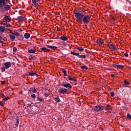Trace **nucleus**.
Masks as SVG:
<instances>
[{
    "mask_svg": "<svg viewBox=\"0 0 131 131\" xmlns=\"http://www.w3.org/2000/svg\"><path fill=\"white\" fill-rule=\"evenodd\" d=\"M24 37H25V38H26V39H28V38L30 37V34L28 33H26L24 34Z\"/></svg>",
    "mask_w": 131,
    "mask_h": 131,
    "instance_id": "nucleus-17",
    "label": "nucleus"
},
{
    "mask_svg": "<svg viewBox=\"0 0 131 131\" xmlns=\"http://www.w3.org/2000/svg\"><path fill=\"white\" fill-rule=\"evenodd\" d=\"M77 50H78L80 52H83V51H84V49L81 47H78Z\"/></svg>",
    "mask_w": 131,
    "mask_h": 131,
    "instance_id": "nucleus-22",
    "label": "nucleus"
},
{
    "mask_svg": "<svg viewBox=\"0 0 131 131\" xmlns=\"http://www.w3.org/2000/svg\"><path fill=\"white\" fill-rule=\"evenodd\" d=\"M110 107H111V105L110 104H107L106 107L110 108Z\"/></svg>",
    "mask_w": 131,
    "mask_h": 131,
    "instance_id": "nucleus-48",
    "label": "nucleus"
},
{
    "mask_svg": "<svg viewBox=\"0 0 131 131\" xmlns=\"http://www.w3.org/2000/svg\"><path fill=\"white\" fill-rule=\"evenodd\" d=\"M13 52H17V48L16 47H13Z\"/></svg>",
    "mask_w": 131,
    "mask_h": 131,
    "instance_id": "nucleus-42",
    "label": "nucleus"
},
{
    "mask_svg": "<svg viewBox=\"0 0 131 131\" xmlns=\"http://www.w3.org/2000/svg\"><path fill=\"white\" fill-rule=\"evenodd\" d=\"M67 92H68V89L64 88H60L58 90V93H59V94H62V95H65V94H67Z\"/></svg>",
    "mask_w": 131,
    "mask_h": 131,
    "instance_id": "nucleus-4",
    "label": "nucleus"
},
{
    "mask_svg": "<svg viewBox=\"0 0 131 131\" xmlns=\"http://www.w3.org/2000/svg\"><path fill=\"white\" fill-rule=\"evenodd\" d=\"M9 31H10V33H11V34H13L12 32V30H10V29H8Z\"/></svg>",
    "mask_w": 131,
    "mask_h": 131,
    "instance_id": "nucleus-49",
    "label": "nucleus"
},
{
    "mask_svg": "<svg viewBox=\"0 0 131 131\" xmlns=\"http://www.w3.org/2000/svg\"><path fill=\"white\" fill-rule=\"evenodd\" d=\"M5 27H3V26L1 27H0L1 32H5Z\"/></svg>",
    "mask_w": 131,
    "mask_h": 131,
    "instance_id": "nucleus-23",
    "label": "nucleus"
},
{
    "mask_svg": "<svg viewBox=\"0 0 131 131\" xmlns=\"http://www.w3.org/2000/svg\"><path fill=\"white\" fill-rule=\"evenodd\" d=\"M127 118L128 119H131V115H130V114L129 113H127Z\"/></svg>",
    "mask_w": 131,
    "mask_h": 131,
    "instance_id": "nucleus-34",
    "label": "nucleus"
},
{
    "mask_svg": "<svg viewBox=\"0 0 131 131\" xmlns=\"http://www.w3.org/2000/svg\"><path fill=\"white\" fill-rule=\"evenodd\" d=\"M15 125L16 126H18V125H19V119H16Z\"/></svg>",
    "mask_w": 131,
    "mask_h": 131,
    "instance_id": "nucleus-35",
    "label": "nucleus"
},
{
    "mask_svg": "<svg viewBox=\"0 0 131 131\" xmlns=\"http://www.w3.org/2000/svg\"><path fill=\"white\" fill-rule=\"evenodd\" d=\"M97 43L98 45H102L104 43V41L103 40L100 39L97 40Z\"/></svg>",
    "mask_w": 131,
    "mask_h": 131,
    "instance_id": "nucleus-15",
    "label": "nucleus"
},
{
    "mask_svg": "<svg viewBox=\"0 0 131 131\" xmlns=\"http://www.w3.org/2000/svg\"><path fill=\"white\" fill-rule=\"evenodd\" d=\"M75 14V17L76 18V20L80 24H82V22L84 24H89L91 22V16L89 15H86L84 12L78 11L77 9L74 10Z\"/></svg>",
    "mask_w": 131,
    "mask_h": 131,
    "instance_id": "nucleus-1",
    "label": "nucleus"
},
{
    "mask_svg": "<svg viewBox=\"0 0 131 131\" xmlns=\"http://www.w3.org/2000/svg\"><path fill=\"white\" fill-rule=\"evenodd\" d=\"M0 40H3V37L0 36Z\"/></svg>",
    "mask_w": 131,
    "mask_h": 131,
    "instance_id": "nucleus-52",
    "label": "nucleus"
},
{
    "mask_svg": "<svg viewBox=\"0 0 131 131\" xmlns=\"http://www.w3.org/2000/svg\"><path fill=\"white\" fill-rule=\"evenodd\" d=\"M45 97H46V98H48V97H49V93H48V92H46L45 94Z\"/></svg>",
    "mask_w": 131,
    "mask_h": 131,
    "instance_id": "nucleus-40",
    "label": "nucleus"
},
{
    "mask_svg": "<svg viewBox=\"0 0 131 131\" xmlns=\"http://www.w3.org/2000/svg\"><path fill=\"white\" fill-rule=\"evenodd\" d=\"M4 66L6 69H9L10 67L12 66V64H11V62L10 61H8L4 63Z\"/></svg>",
    "mask_w": 131,
    "mask_h": 131,
    "instance_id": "nucleus-8",
    "label": "nucleus"
},
{
    "mask_svg": "<svg viewBox=\"0 0 131 131\" xmlns=\"http://www.w3.org/2000/svg\"><path fill=\"white\" fill-rule=\"evenodd\" d=\"M71 55H74V56H77L79 59H86V55H79V53H77L71 51Z\"/></svg>",
    "mask_w": 131,
    "mask_h": 131,
    "instance_id": "nucleus-3",
    "label": "nucleus"
},
{
    "mask_svg": "<svg viewBox=\"0 0 131 131\" xmlns=\"http://www.w3.org/2000/svg\"><path fill=\"white\" fill-rule=\"evenodd\" d=\"M55 101H56V102H57L58 103H59V102H61V100L60 99L59 97H55Z\"/></svg>",
    "mask_w": 131,
    "mask_h": 131,
    "instance_id": "nucleus-24",
    "label": "nucleus"
},
{
    "mask_svg": "<svg viewBox=\"0 0 131 131\" xmlns=\"http://www.w3.org/2000/svg\"><path fill=\"white\" fill-rule=\"evenodd\" d=\"M28 106H29V107H30V106H31V104H29L28 105Z\"/></svg>",
    "mask_w": 131,
    "mask_h": 131,
    "instance_id": "nucleus-57",
    "label": "nucleus"
},
{
    "mask_svg": "<svg viewBox=\"0 0 131 131\" xmlns=\"http://www.w3.org/2000/svg\"><path fill=\"white\" fill-rule=\"evenodd\" d=\"M113 66L114 68H118L119 69H122L124 68V66L121 64H113Z\"/></svg>",
    "mask_w": 131,
    "mask_h": 131,
    "instance_id": "nucleus-7",
    "label": "nucleus"
},
{
    "mask_svg": "<svg viewBox=\"0 0 131 131\" xmlns=\"http://www.w3.org/2000/svg\"><path fill=\"white\" fill-rule=\"evenodd\" d=\"M17 20H18V21H20V22H23L24 21V17L22 16H18Z\"/></svg>",
    "mask_w": 131,
    "mask_h": 131,
    "instance_id": "nucleus-20",
    "label": "nucleus"
},
{
    "mask_svg": "<svg viewBox=\"0 0 131 131\" xmlns=\"http://www.w3.org/2000/svg\"><path fill=\"white\" fill-rule=\"evenodd\" d=\"M6 4L5 0H0V7H4V6H6Z\"/></svg>",
    "mask_w": 131,
    "mask_h": 131,
    "instance_id": "nucleus-10",
    "label": "nucleus"
},
{
    "mask_svg": "<svg viewBox=\"0 0 131 131\" xmlns=\"http://www.w3.org/2000/svg\"><path fill=\"white\" fill-rule=\"evenodd\" d=\"M47 48H48V49H51L52 46L47 45Z\"/></svg>",
    "mask_w": 131,
    "mask_h": 131,
    "instance_id": "nucleus-44",
    "label": "nucleus"
},
{
    "mask_svg": "<svg viewBox=\"0 0 131 131\" xmlns=\"http://www.w3.org/2000/svg\"><path fill=\"white\" fill-rule=\"evenodd\" d=\"M21 37H22V38H23V39L24 38V37H23V36H21Z\"/></svg>",
    "mask_w": 131,
    "mask_h": 131,
    "instance_id": "nucleus-59",
    "label": "nucleus"
},
{
    "mask_svg": "<svg viewBox=\"0 0 131 131\" xmlns=\"http://www.w3.org/2000/svg\"><path fill=\"white\" fill-rule=\"evenodd\" d=\"M108 48H110V50H113V51H117L118 49L117 47H115L113 44H107Z\"/></svg>",
    "mask_w": 131,
    "mask_h": 131,
    "instance_id": "nucleus-5",
    "label": "nucleus"
},
{
    "mask_svg": "<svg viewBox=\"0 0 131 131\" xmlns=\"http://www.w3.org/2000/svg\"><path fill=\"white\" fill-rule=\"evenodd\" d=\"M114 95H115V93H114V92H111V96L112 97H114Z\"/></svg>",
    "mask_w": 131,
    "mask_h": 131,
    "instance_id": "nucleus-43",
    "label": "nucleus"
},
{
    "mask_svg": "<svg viewBox=\"0 0 131 131\" xmlns=\"http://www.w3.org/2000/svg\"><path fill=\"white\" fill-rule=\"evenodd\" d=\"M1 69L2 70V72H5V71H6V67H3V68H1Z\"/></svg>",
    "mask_w": 131,
    "mask_h": 131,
    "instance_id": "nucleus-37",
    "label": "nucleus"
},
{
    "mask_svg": "<svg viewBox=\"0 0 131 131\" xmlns=\"http://www.w3.org/2000/svg\"><path fill=\"white\" fill-rule=\"evenodd\" d=\"M3 9H5V10H9L11 9V6H10V5H5V6L2 8V10H3Z\"/></svg>",
    "mask_w": 131,
    "mask_h": 131,
    "instance_id": "nucleus-11",
    "label": "nucleus"
},
{
    "mask_svg": "<svg viewBox=\"0 0 131 131\" xmlns=\"http://www.w3.org/2000/svg\"><path fill=\"white\" fill-rule=\"evenodd\" d=\"M34 7L36 8V9H37V10H38V7H39V5H38V4L34 3Z\"/></svg>",
    "mask_w": 131,
    "mask_h": 131,
    "instance_id": "nucleus-27",
    "label": "nucleus"
},
{
    "mask_svg": "<svg viewBox=\"0 0 131 131\" xmlns=\"http://www.w3.org/2000/svg\"><path fill=\"white\" fill-rule=\"evenodd\" d=\"M40 50L41 51H43V52H46L47 53L50 52V49L46 48V47H42L40 48Z\"/></svg>",
    "mask_w": 131,
    "mask_h": 131,
    "instance_id": "nucleus-12",
    "label": "nucleus"
},
{
    "mask_svg": "<svg viewBox=\"0 0 131 131\" xmlns=\"http://www.w3.org/2000/svg\"><path fill=\"white\" fill-rule=\"evenodd\" d=\"M12 34L13 35H15V36H17V37H18V36H20V33H18V32L15 33H12Z\"/></svg>",
    "mask_w": 131,
    "mask_h": 131,
    "instance_id": "nucleus-31",
    "label": "nucleus"
},
{
    "mask_svg": "<svg viewBox=\"0 0 131 131\" xmlns=\"http://www.w3.org/2000/svg\"><path fill=\"white\" fill-rule=\"evenodd\" d=\"M28 91L30 92V93H36L37 92L34 87L29 89Z\"/></svg>",
    "mask_w": 131,
    "mask_h": 131,
    "instance_id": "nucleus-9",
    "label": "nucleus"
},
{
    "mask_svg": "<svg viewBox=\"0 0 131 131\" xmlns=\"http://www.w3.org/2000/svg\"><path fill=\"white\" fill-rule=\"evenodd\" d=\"M124 55L125 57H128V54H127V53H124Z\"/></svg>",
    "mask_w": 131,
    "mask_h": 131,
    "instance_id": "nucleus-46",
    "label": "nucleus"
},
{
    "mask_svg": "<svg viewBox=\"0 0 131 131\" xmlns=\"http://www.w3.org/2000/svg\"><path fill=\"white\" fill-rule=\"evenodd\" d=\"M1 83L2 84H5V83H6V82L5 81H2Z\"/></svg>",
    "mask_w": 131,
    "mask_h": 131,
    "instance_id": "nucleus-47",
    "label": "nucleus"
},
{
    "mask_svg": "<svg viewBox=\"0 0 131 131\" xmlns=\"http://www.w3.org/2000/svg\"><path fill=\"white\" fill-rule=\"evenodd\" d=\"M123 108H125V109L126 110H127V109H128L127 107H126V106H123Z\"/></svg>",
    "mask_w": 131,
    "mask_h": 131,
    "instance_id": "nucleus-50",
    "label": "nucleus"
},
{
    "mask_svg": "<svg viewBox=\"0 0 131 131\" xmlns=\"http://www.w3.org/2000/svg\"><path fill=\"white\" fill-rule=\"evenodd\" d=\"M111 76H112V77H114V74H111Z\"/></svg>",
    "mask_w": 131,
    "mask_h": 131,
    "instance_id": "nucleus-53",
    "label": "nucleus"
},
{
    "mask_svg": "<svg viewBox=\"0 0 131 131\" xmlns=\"http://www.w3.org/2000/svg\"><path fill=\"white\" fill-rule=\"evenodd\" d=\"M31 97H32L33 98V99H35V94H33L32 95H31Z\"/></svg>",
    "mask_w": 131,
    "mask_h": 131,
    "instance_id": "nucleus-41",
    "label": "nucleus"
},
{
    "mask_svg": "<svg viewBox=\"0 0 131 131\" xmlns=\"http://www.w3.org/2000/svg\"><path fill=\"white\" fill-rule=\"evenodd\" d=\"M68 78L69 79V80H71V81H77V80L75 78H71V77H70V76H68Z\"/></svg>",
    "mask_w": 131,
    "mask_h": 131,
    "instance_id": "nucleus-16",
    "label": "nucleus"
},
{
    "mask_svg": "<svg viewBox=\"0 0 131 131\" xmlns=\"http://www.w3.org/2000/svg\"><path fill=\"white\" fill-rule=\"evenodd\" d=\"M62 86H64V88H66V89H68V90H71L72 89V86H71V84L69 83H67L66 84L62 83Z\"/></svg>",
    "mask_w": 131,
    "mask_h": 131,
    "instance_id": "nucleus-6",
    "label": "nucleus"
},
{
    "mask_svg": "<svg viewBox=\"0 0 131 131\" xmlns=\"http://www.w3.org/2000/svg\"><path fill=\"white\" fill-rule=\"evenodd\" d=\"M124 82L126 85H128V84H129V82L127 81L126 80H124Z\"/></svg>",
    "mask_w": 131,
    "mask_h": 131,
    "instance_id": "nucleus-33",
    "label": "nucleus"
},
{
    "mask_svg": "<svg viewBox=\"0 0 131 131\" xmlns=\"http://www.w3.org/2000/svg\"><path fill=\"white\" fill-rule=\"evenodd\" d=\"M30 58L29 59V60H33V59H34V58H35V57L33 56H30Z\"/></svg>",
    "mask_w": 131,
    "mask_h": 131,
    "instance_id": "nucleus-38",
    "label": "nucleus"
},
{
    "mask_svg": "<svg viewBox=\"0 0 131 131\" xmlns=\"http://www.w3.org/2000/svg\"><path fill=\"white\" fill-rule=\"evenodd\" d=\"M105 111H106V112H108V111H111V108H110V107H106L104 109Z\"/></svg>",
    "mask_w": 131,
    "mask_h": 131,
    "instance_id": "nucleus-32",
    "label": "nucleus"
},
{
    "mask_svg": "<svg viewBox=\"0 0 131 131\" xmlns=\"http://www.w3.org/2000/svg\"><path fill=\"white\" fill-rule=\"evenodd\" d=\"M4 42V41H0V43H3Z\"/></svg>",
    "mask_w": 131,
    "mask_h": 131,
    "instance_id": "nucleus-56",
    "label": "nucleus"
},
{
    "mask_svg": "<svg viewBox=\"0 0 131 131\" xmlns=\"http://www.w3.org/2000/svg\"><path fill=\"white\" fill-rule=\"evenodd\" d=\"M0 106H2V107H4V103H2V101H0Z\"/></svg>",
    "mask_w": 131,
    "mask_h": 131,
    "instance_id": "nucleus-45",
    "label": "nucleus"
},
{
    "mask_svg": "<svg viewBox=\"0 0 131 131\" xmlns=\"http://www.w3.org/2000/svg\"><path fill=\"white\" fill-rule=\"evenodd\" d=\"M28 53H30V54H34L36 52V50L35 49H30L28 51Z\"/></svg>",
    "mask_w": 131,
    "mask_h": 131,
    "instance_id": "nucleus-18",
    "label": "nucleus"
},
{
    "mask_svg": "<svg viewBox=\"0 0 131 131\" xmlns=\"http://www.w3.org/2000/svg\"><path fill=\"white\" fill-rule=\"evenodd\" d=\"M112 19L113 21H115V18L114 17H112Z\"/></svg>",
    "mask_w": 131,
    "mask_h": 131,
    "instance_id": "nucleus-51",
    "label": "nucleus"
},
{
    "mask_svg": "<svg viewBox=\"0 0 131 131\" xmlns=\"http://www.w3.org/2000/svg\"><path fill=\"white\" fill-rule=\"evenodd\" d=\"M33 4H37V3H40V0H32Z\"/></svg>",
    "mask_w": 131,
    "mask_h": 131,
    "instance_id": "nucleus-25",
    "label": "nucleus"
},
{
    "mask_svg": "<svg viewBox=\"0 0 131 131\" xmlns=\"http://www.w3.org/2000/svg\"><path fill=\"white\" fill-rule=\"evenodd\" d=\"M37 99L39 101V102H44L43 100H42V98H40L39 97H37Z\"/></svg>",
    "mask_w": 131,
    "mask_h": 131,
    "instance_id": "nucleus-36",
    "label": "nucleus"
},
{
    "mask_svg": "<svg viewBox=\"0 0 131 131\" xmlns=\"http://www.w3.org/2000/svg\"><path fill=\"white\" fill-rule=\"evenodd\" d=\"M62 72L64 76H67V71L64 69H62Z\"/></svg>",
    "mask_w": 131,
    "mask_h": 131,
    "instance_id": "nucleus-26",
    "label": "nucleus"
},
{
    "mask_svg": "<svg viewBox=\"0 0 131 131\" xmlns=\"http://www.w3.org/2000/svg\"><path fill=\"white\" fill-rule=\"evenodd\" d=\"M104 109V106L102 105H96L92 107V111H95L96 112H100V111H103Z\"/></svg>",
    "mask_w": 131,
    "mask_h": 131,
    "instance_id": "nucleus-2",
    "label": "nucleus"
},
{
    "mask_svg": "<svg viewBox=\"0 0 131 131\" xmlns=\"http://www.w3.org/2000/svg\"><path fill=\"white\" fill-rule=\"evenodd\" d=\"M17 31H22V30H21V29H18Z\"/></svg>",
    "mask_w": 131,
    "mask_h": 131,
    "instance_id": "nucleus-55",
    "label": "nucleus"
},
{
    "mask_svg": "<svg viewBox=\"0 0 131 131\" xmlns=\"http://www.w3.org/2000/svg\"><path fill=\"white\" fill-rule=\"evenodd\" d=\"M58 47L54 46H51V49L53 50L54 51H55V50L57 49Z\"/></svg>",
    "mask_w": 131,
    "mask_h": 131,
    "instance_id": "nucleus-29",
    "label": "nucleus"
},
{
    "mask_svg": "<svg viewBox=\"0 0 131 131\" xmlns=\"http://www.w3.org/2000/svg\"><path fill=\"white\" fill-rule=\"evenodd\" d=\"M4 20H5L6 21H7V22H10V21H11V20H12V19L10 17H9L8 16H6L4 17Z\"/></svg>",
    "mask_w": 131,
    "mask_h": 131,
    "instance_id": "nucleus-13",
    "label": "nucleus"
},
{
    "mask_svg": "<svg viewBox=\"0 0 131 131\" xmlns=\"http://www.w3.org/2000/svg\"><path fill=\"white\" fill-rule=\"evenodd\" d=\"M81 69H82V70L85 69V70H88V69H89V68L86 66H83L81 67Z\"/></svg>",
    "mask_w": 131,
    "mask_h": 131,
    "instance_id": "nucleus-28",
    "label": "nucleus"
},
{
    "mask_svg": "<svg viewBox=\"0 0 131 131\" xmlns=\"http://www.w3.org/2000/svg\"><path fill=\"white\" fill-rule=\"evenodd\" d=\"M2 96H3V97H6V96H5V95H4V94H2Z\"/></svg>",
    "mask_w": 131,
    "mask_h": 131,
    "instance_id": "nucleus-58",
    "label": "nucleus"
},
{
    "mask_svg": "<svg viewBox=\"0 0 131 131\" xmlns=\"http://www.w3.org/2000/svg\"><path fill=\"white\" fill-rule=\"evenodd\" d=\"M4 101H8L9 100V97H5L4 98H3Z\"/></svg>",
    "mask_w": 131,
    "mask_h": 131,
    "instance_id": "nucleus-39",
    "label": "nucleus"
},
{
    "mask_svg": "<svg viewBox=\"0 0 131 131\" xmlns=\"http://www.w3.org/2000/svg\"><path fill=\"white\" fill-rule=\"evenodd\" d=\"M29 75H30V76H35V75H36V73L31 71L29 73Z\"/></svg>",
    "mask_w": 131,
    "mask_h": 131,
    "instance_id": "nucleus-21",
    "label": "nucleus"
},
{
    "mask_svg": "<svg viewBox=\"0 0 131 131\" xmlns=\"http://www.w3.org/2000/svg\"><path fill=\"white\" fill-rule=\"evenodd\" d=\"M58 45H60V43H58Z\"/></svg>",
    "mask_w": 131,
    "mask_h": 131,
    "instance_id": "nucleus-60",
    "label": "nucleus"
},
{
    "mask_svg": "<svg viewBox=\"0 0 131 131\" xmlns=\"http://www.w3.org/2000/svg\"><path fill=\"white\" fill-rule=\"evenodd\" d=\"M59 38V39H61V40H63L64 41L68 40V38H67V37L66 36H61Z\"/></svg>",
    "mask_w": 131,
    "mask_h": 131,
    "instance_id": "nucleus-14",
    "label": "nucleus"
},
{
    "mask_svg": "<svg viewBox=\"0 0 131 131\" xmlns=\"http://www.w3.org/2000/svg\"><path fill=\"white\" fill-rule=\"evenodd\" d=\"M3 25L5 26V27H11V26L10 24H4Z\"/></svg>",
    "mask_w": 131,
    "mask_h": 131,
    "instance_id": "nucleus-30",
    "label": "nucleus"
},
{
    "mask_svg": "<svg viewBox=\"0 0 131 131\" xmlns=\"http://www.w3.org/2000/svg\"><path fill=\"white\" fill-rule=\"evenodd\" d=\"M10 38L11 39V40H14V39L16 38V37H15L14 35L13 34H9Z\"/></svg>",
    "mask_w": 131,
    "mask_h": 131,
    "instance_id": "nucleus-19",
    "label": "nucleus"
},
{
    "mask_svg": "<svg viewBox=\"0 0 131 131\" xmlns=\"http://www.w3.org/2000/svg\"><path fill=\"white\" fill-rule=\"evenodd\" d=\"M4 2L6 3V2H7V3H8V2H9V0H4Z\"/></svg>",
    "mask_w": 131,
    "mask_h": 131,
    "instance_id": "nucleus-54",
    "label": "nucleus"
}]
</instances>
